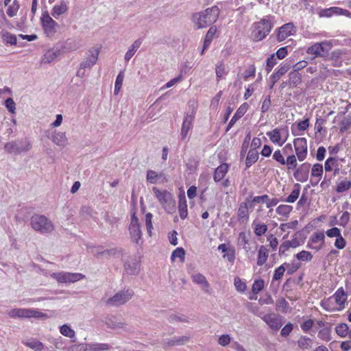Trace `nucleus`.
Returning a JSON list of instances; mask_svg holds the SVG:
<instances>
[{"instance_id": "obj_44", "label": "nucleus", "mask_w": 351, "mask_h": 351, "mask_svg": "<svg viewBox=\"0 0 351 351\" xmlns=\"http://www.w3.org/2000/svg\"><path fill=\"white\" fill-rule=\"evenodd\" d=\"M258 159V153L256 150L250 149L246 157V165L250 167L255 163Z\"/></svg>"}, {"instance_id": "obj_59", "label": "nucleus", "mask_w": 351, "mask_h": 351, "mask_svg": "<svg viewBox=\"0 0 351 351\" xmlns=\"http://www.w3.org/2000/svg\"><path fill=\"white\" fill-rule=\"evenodd\" d=\"M351 186V181L344 180L341 181L337 186V191L338 193H342L348 191Z\"/></svg>"}, {"instance_id": "obj_27", "label": "nucleus", "mask_w": 351, "mask_h": 351, "mask_svg": "<svg viewBox=\"0 0 351 351\" xmlns=\"http://www.w3.org/2000/svg\"><path fill=\"white\" fill-rule=\"evenodd\" d=\"M82 348L83 351H104L108 350L110 348V346L108 343H85L82 344Z\"/></svg>"}, {"instance_id": "obj_10", "label": "nucleus", "mask_w": 351, "mask_h": 351, "mask_svg": "<svg viewBox=\"0 0 351 351\" xmlns=\"http://www.w3.org/2000/svg\"><path fill=\"white\" fill-rule=\"evenodd\" d=\"M4 148L10 154H20L28 152L32 148V145L28 141H12L7 143Z\"/></svg>"}, {"instance_id": "obj_6", "label": "nucleus", "mask_w": 351, "mask_h": 351, "mask_svg": "<svg viewBox=\"0 0 351 351\" xmlns=\"http://www.w3.org/2000/svg\"><path fill=\"white\" fill-rule=\"evenodd\" d=\"M8 315L12 318H40L47 319V315L38 310L32 308H13L8 312Z\"/></svg>"}, {"instance_id": "obj_49", "label": "nucleus", "mask_w": 351, "mask_h": 351, "mask_svg": "<svg viewBox=\"0 0 351 351\" xmlns=\"http://www.w3.org/2000/svg\"><path fill=\"white\" fill-rule=\"evenodd\" d=\"M265 286V281L263 279H256L252 286V291L254 295L258 294L261 291Z\"/></svg>"}, {"instance_id": "obj_33", "label": "nucleus", "mask_w": 351, "mask_h": 351, "mask_svg": "<svg viewBox=\"0 0 351 351\" xmlns=\"http://www.w3.org/2000/svg\"><path fill=\"white\" fill-rule=\"evenodd\" d=\"M289 65H283L276 73L271 75L269 78V82L271 83L270 88L274 86L275 83L289 71Z\"/></svg>"}, {"instance_id": "obj_45", "label": "nucleus", "mask_w": 351, "mask_h": 351, "mask_svg": "<svg viewBox=\"0 0 351 351\" xmlns=\"http://www.w3.org/2000/svg\"><path fill=\"white\" fill-rule=\"evenodd\" d=\"M215 73L217 80L223 78L228 74V69L225 64L223 62H219L215 66Z\"/></svg>"}, {"instance_id": "obj_25", "label": "nucleus", "mask_w": 351, "mask_h": 351, "mask_svg": "<svg viewBox=\"0 0 351 351\" xmlns=\"http://www.w3.org/2000/svg\"><path fill=\"white\" fill-rule=\"evenodd\" d=\"M295 27L292 23H287L282 25L278 31V40L279 41L285 40L287 37L293 34Z\"/></svg>"}, {"instance_id": "obj_15", "label": "nucleus", "mask_w": 351, "mask_h": 351, "mask_svg": "<svg viewBox=\"0 0 351 351\" xmlns=\"http://www.w3.org/2000/svg\"><path fill=\"white\" fill-rule=\"evenodd\" d=\"M325 242V235L323 232H317L313 234L309 239L307 247L319 251L322 248Z\"/></svg>"}, {"instance_id": "obj_16", "label": "nucleus", "mask_w": 351, "mask_h": 351, "mask_svg": "<svg viewBox=\"0 0 351 351\" xmlns=\"http://www.w3.org/2000/svg\"><path fill=\"white\" fill-rule=\"evenodd\" d=\"M331 44L326 41L316 43L308 48L307 53L317 56H322L328 53V51L331 49Z\"/></svg>"}, {"instance_id": "obj_48", "label": "nucleus", "mask_w": 351, "mask_h": 351, "mask_svg": "<svg viewBox=\"0 0 351 351\" xmlns=\"http://www.w3.org/2000/svg\"><path fill=\"white\" fill-rule=\"evenodd\" d=\"M249 239L248 235L245 232H241L239 234V237L237 239V244L239 246L242 247L245 250H247V245H248Z\"/></svg>"}, {"instance_id": "obj_11", "label": "nucleus", "mask_w": 351, "mask_h": 351, "mask_svg": "<svg viewBox=\"0 0 351 351\" xmlns=\"http://www.w3.org/2000/svg\"><path fill=\"white\" fill-rule=\"evenodd\" d=\"M295 155L299 161H304L308 155V143L306 138H295L293 141Z\"/></svg>"}, {"instance_id": "obj_29", "label": "nucleus", "mask_w": 351, "mask_h": 351, "mask_svg": "<svg viewBox=\"0 0 351 351\" xmlns=\"http://www.w3.org/2000/svg\"><path fill=\"white\" fill-rule=\"evenodd\" d=\"M228 165L226 163H222L220 165L215 171L214 173V180L216 182H219L224 178L225 176L228 171Z\"/></svg>"}, {"instance_id": "obj_28", "label": "nucleus", "mask_w": 351, "mask_h": 351, "mask_svg": "<svg viewBox=\"0 0 351 351\" xmlns=\"http://www.w3.org/2000/svg\"><path fill=\"white\" fill-rule=\"evenodd\" d=\"M124 269L128 274L135 275L138 274L139 270V263L135 258H130L124 263Z\"/></svg>"}, {"instance_id": "obj_63", "label": "nucleus", "mask_w": 351, "mask_h": 351, "mask_svg": "<svg viewBox=\"0 0 351 351\" xmlns=\"http://www.w3.org/2000/svg\"><path fill=\"white\" fill-rule=\"evenodd\" d=\"M273 158L280 165H285V159L280 149H277L273 154Z\"/></svg>"}, {"instance_id": "obj_1", "label": "nucleus", "mask_w": 351, "mask_h": 351, "mask_svg": "<svg viewBox=\"0 0 351 351\" xmlns=\"http://www.w3.org/2000/svg\"><path fill=\"white\" fill-rule=\"evenodd\" d=\"M219 14L217 6H213L206 10L195 13L192 16V22L197 29L205 28L217 21Z\"/></svg>"}, {"instance_id": "obj_20", "label": "nucleus", "mask_w": 351, "mask_h": 351, "mask_svg": "<svg viewBox=\"0 0 351 351\" xmlns=\"http://www.w3.org/2000/svg\"><path fill=\"white\" fill-rule=\"evenodd\" d=\"M147 180L151 184H162L168 181L166 176L162 173H158L153 170L147 171Z\"/></svg>"}, {"instance_id": "obj_5", "label": "nucleus", "mask_w": 351, "mask_h": 351, "mask_svg": "<svg viewBox=\"0 0 351 351\" xmlns=\"http://www.w3.org/2000/svg\"><path fill=\"white\" fill-rule=\"evenodd\" d=\"M267 136L270 141L278 147L282 146L289 137V132L287 127H277L267 132Z\"/></svg>"}, {"instance_id": "obj_52", "label": "nucleus", "mask_w": 351, "mask_h": 351, "mask_svg": "<svg viewBox=\"0 0 351 351\" xmlns=\"http://www.w3.org/2000/svg\"><path fill=\"white\" fill-rule=\"evenodd\" d=\"M124 79V73L123 71H120L118 75L117 76L115 84H114V95H118L123 84Z\"/></svg>"}, {"instance_id": "obj_18", "label": "nucleus", "mask_w": 351, "mask_h": 351, "mask_svg": "<svg viewBox=\"0 0 351 351\" xmlns=\"http://www.w3.org/2000/svg\"><path fill=\"white\" fill-rule=\"evenodd\" d=\"M104 322L109 328L114 330L122 329L123 331H128V325L119 320L116 316L111 315L106 316Z\"/></svg>"}, {"instance_id": "obj_8", "label": "nucleus", "mask_w": 351, "mask_h": 351, "mask_svg": "<svg viewBox=\"0 0 351 351\" xmlns=\"http://www.w3.org/2000/svg\"><path fill=\"white\" fill-rule=\"evenodd\" d=\"M134 295L132 289H123L108 298L106 304L110 306H119L125 304Z\"/></svg>"}, {"instance_id": "obj_57", "label": "nucleus", "mask_w": 351, "mask_h": 351, "mask_svg": "<svg viewBox=\"0 0 351 351\" xmlns=\"http://www.w3.org/2000/svg\"><path fill=\"white\" fill-rule=\"evenodd\" d=\"M298 346L302 349H308L311 347L312 340L306 337H301L298 341Z\"/></svg>"}, {"instance_id": "obj_32", "label": "nucleus", "mask_w": 351, "mask_h": 351, "mask_svg": "<svg viewBox=\"0 0 351 351\" xmlns=\"http://www.w3.org/2000/svg\"><path fill=\"white\" fill-rule=\"evenodd\" d=\"M52 141L60 147H65L67 145V138L65 132H54L51 137Z\"/></svg>"}, {"instance_id": "obj_47", "label": "nucleus", "mask_w": 351, "mask_h": 351, "mask_svg": "<svg viewBox=\"0 0 351 351\" xmlns=\"http://www.w3.org/2000/svg\"><path fill=\"white\" fill-rule=\"evenodd\" d=\"M289 266V264L285 263L281 265L280 266H279L278 267H277L274 271V274L273 276V280H278L281 279L286 271L287 267H288Z\"/></svg>"}, {"instance_id": "obj_64", "label": "nucleus", "mask_w": 351, "mask_h": 351, "mask_svg": "<svg viewBox=\"0 0 351 351\" xmlns=\"http://www.w3.org/2000/svg\"><path fill=\"white\" fill-rule=\"evenodd\" d=\"M276 64V59L275 56L273 54L267 60L266 71L269 73L273 67Z\"/></svg>"}, {"instance_id": "obj_51", "label": "nucleus", "mask_w": 351, "mask_h": 351, "mask_svg": "<svg viewBox=\"0 0 351 351\" xmlns=\"http://www.w3.org/2000/svg\"><path fill=\"white\" fill-rule=\"evenodd\" d=\"M337 334L341 337H346L349 335V328L346 324L342 323L337 325L335 328Z\"/></svg>"}, {"instance_id": "obj_12", "label": "nucleus", "mask_w": 351, "mask_h": 351, "mask_svg": "<svg viewBox=\"0 0 351 351\" xmlns=\"http://www.w3.org/2000/svg\"><path fill=\"white\" fill-rule=\"evenodd\" d=\"M87 56L82 61L80 64V69H90L97 62L99 54V48L94 47L90 49L87 52Z\"/></svg>"}, {"instance_id": "obj_46", "label": "nucleus", "mask_w": 351, "mask_h": 351, "mask_svg": "<svg viewBox=\"0 0 351 351\" xmlns=\"http://www.w3.org/2000/svg\"><path fill=\"white\" fill-rule=\"evenodd\" d=\"M293 210V207L287 204H281L278 206L276 211L277 214L282 217H287Z\"/></svg>"}, {"instance_id": "obj_58", "label": "nucleus", "mask_w": 351, "mask_h": 351, "mask_svg": "<svg viewBox=\"0 0 351 351\" xmlns=\"http://www.w3.org/2000/svg\"><path fill=\"white\" fill-rule=\"evenodd\" d=\"M60 333L67 337L72 338L75 336V331L66 324L62 325L60 328Z\"/></svg>"}, {"instance_id": "obj_39", "label": "nucleus", "mask_w": 351, "mask_h": 351, "mask_svg": "<svg viewBox=\"0 0 351 351\" xmlns=\"http://www.w3.org/2000/svg\"><path fill=\"white\" fill-rule=\"evenodd\" d=\"M252 226L255 234L259 237L263 235L267 230V226L260 221H254Z\"/></svg>"}, {"instance_id": "obj_24", "label": "nucleus", "mask_w": 351, "mask_h": 351, "mask_svg": "<svg viewBox=\"0 0 351 351\" xmlns=\"http://www.w3.org/2000/svg\"><path fill=\"white\" fill-rule=\"evenodd\" d=\"M309 127V119H305L303 121L295 123L292 125L291 131L292 134L295 136H300L304 134V131H306Z\"/></svg>"}, {"instance_id": "obj_53", "label": "nucleus", "mask_w": 351, "mask_h": 351, "mask_svg": "<svg viewBox=\"0 0 351 351\" xmlns=\"http://www.w3.org/2000/svg\"><path fill=\"white\" fill-rule=\"evenodd\" d=\"M234 285L236 290L240 293H243L247 289V285L245 282L239 277L234 278Z\"/></svg>"}, {"instance_id": "obj_19", "label": "nucleus", "mask_w": 351, "mask_h": 351, "mask_svg": "<svg viewBox=\"0 0 351 351\" xmlns=\"http://www.w3.org/2000/svg\"><path fill=\"white\" fill-rule=\"evenodd\" d=\"M348 51L346 49H335L331 53V60L334 66H340L342 62L346 61Z\"/></svg>"}, {"instance_id": "obj_14", "label": "nucleus", "mask_w": 351, "mask_h": 351, "mask_svg": "<svg viewBox=\"0 0 351 351\" xmlns=\"http://www.w3.org/2000/svg\"><path fill=\"white\" fill-rule=\"evenodd\" d=\"M41 21L45 34L49 37L53 36L56 32L58 23L47 14L42 16Z\"/></svg>"}, {"instance_id": "obj_23", "label": "nucleus", "mask_w": 351, "mask_h": 351, "mask_svg": "<svg viewBox=\"0 0 351 351\" xmlns=\"http://www.w3.org/2000/svg\"><path fill=\"white\" fill-rule=\"evenodd\" d=\"M218 250L223 253V257L230 263H233L235 260V250L232 247H230L226 243H221L218 246Z\"/></svg>"}, {"instance_id": "obj_56", "label": "nucleus", "mask_w": 351, "mask_h": 351, "mask_svg": "<svg viewBox=\"0 0 351 351\" xmlns=\"http://www.w3.org/2000/svg\"><path fill=\"white\" fill-rule=\"evenodd\" d=\"M297 259L300 261H311L313 258V255L311 252L302 250L295 255Z\"/></svg>"}, {"instance_id": "obj_43", "label": "nucleus", "mask_w": 351, "mask_h": 351, "mask_svg": "<svg viewBox=\"0 0 351 351\" xmlns=\"http://www.w3.org/2000/svg\"><path fill=\"white\" fill-rule=\"evenodd\" d=\"M300 185L299 184H295L293 186V189L292 190L291 194L286 199V202L289 203L295 202L299 197L300 193Z\"/></svg>"}, {"instance_id": "obj_17", "label": "nucleus", "mask_w": 351, "mask_h": 351, "mask_svg": "<svg viewBox=\"0 0 351 351\" xmlns=\"http://www.w3.org/2000/svg\"><path fill=\"white\" fill-rule=\"evenodd\" d=\"M341 15L351 18V12L350 11L339 7H331L329 8L322 9L319 12V16L322 17H331L332 16Z\"/></svg>"}, {"instance_id": "obj_50", "label": "nucleus", "mask_w": 351, "mask_h": 351, "mask_svg": "<svg viewBox=\"0 0 351 351\" xmlns=\"http://www.w3.org/2000/svg\"><path fill=\"white\" fill-rule=\"evenodd\" d=\"M20 8V4L19 2L17 0H14L12 3L10 5H8V10H7V14L10 17H14L17 14V12L19 11Z\"/></svg>"}, {"instance_id": "obj_30", "label": "nucleus", "mask_w": 351, "mask_h": 351, "mask_svg": "<svg viewBox=\"0 0 351 351\" xmlns=\"http://www.w3.org/2000/svg\"><path fill=\"white\" fill-rule=\"evenodd\" d=\"M68 9V3L65 1H61L59 4L53 6L51 10V15L57 19L59 16L66 13Z\"/></svg>"}, {"instance_id": "obj_7", "label": "nucleus", "mask_w": 351, "mask_h": 351, "mask_svg": "<svg viewBox=\"0 0 351 351\" xmlns=\"http://www.w3.org/2000/svg\"><path fill=\"white\" fill-rule=\"evenodd\" d=\"M271 27L272 25L271 21L266 19L254 23V29L252 34L253 39L256 41H260L263 40L270 32Z\"/></svg>"}, {"instance_id": "obj_22", "label": "nucleus", "mask_w": 351, "mask_h": 351, "mask_svg": "<svg viewBox=\"0 0 351 351\" xmlns=\"http://www.w3.org/2000/svg\"><path fill=\"white\" fill-rule=\"evenodd\" d=\"M310 165L308 163H303L301 167L298 169L293 173L295 178L300 182H305L308 179V169Z\"/></svg>"}, {"instance_id": "obj_13", "label": "nucleus", "mask_w": 351, "mask_h": 351, "mask_svg": "<svg viewBox=\"0 0 351 351\" xmlns=\"http://www.w3.org/2000/svg\"><path fill=\"white\" fill-rule=\"evenodd\" d=\"M129 232L132 240L138 244L142 237V232L140 223L136 215L134 213L131 217V222L129 226Z\"/></svg>"}, {"instance_id": "obj_37", "label": "nucleus", "mask_w": 351, "mask_h": 351, "mask_svg": "<svg viewBox=\"0 0 351 351\" xmlns=\"http://www.w3.org/2000/svg\"><path fill=\"white\" fill-rule=\"evenodd\" d=\"M268 258V250L267 249L262 245L260 247L258 253L257 265L262 266L264 265Z\"/></svg>"}, {"instance_id": "obj_26", "label": "nucleus", "mask_w": 351, "mask_h": 351, "mask_svg": "<svg viewBox=\"0 0 351 351\" xmlns=\"http://www.w3.org/2000/svg\"><path fill=\"white\" fill-rule=\"evenodd\" d=\"M192 280L194 283L199 285L202 288V289L204 292H209L210 290V284L208 282L206 277L199 273H196L192 275L191 276Z\"/></svg>"}, {"instance_id": "obj_60", "label": "nucleus", "mask_w": 351, "mask_h": 351, "mask_svg": "<svg viewBox=\"0 0 351 351\" xmlns=\"http://www.w3.org/2000/svg\"><path fill=\"white\" fill-rule=\"evenodd\" d=\"M238 215L241 219H247L248 218V208L246 203H243L240 205Z\"/></svg>"}, {"instance_id": "obj_54", "label": "nucleus", "mask_w": 351, "mask_h": 351, "mask_svg": "<svg viewBox=\"0 0 351 351\" xmlns=\"http://www.w3.org/2000/svg\"><path fill=\"white\" fill-rule=\"evenodd\" d=\"M297 156L294 154H291L287 156V159H285V165H287V168L289 169H295L298 166L297 162Z\"/></svg>"}, {"instance_id": "obj_36", "label": "nucleus", "mask_w": 351, "mask_h": 351, "mask_svg": "<svg viewBox=\"0 0 351 351\" xmlns=\"http://www.w3.org/2000/svg\"><path fill=\"white\" fill-rule=\"evenodd\" d=\"M323 174V166L321 164L317 163L313 165L311 168V177L316 179V182H318Z\"/></svg>"}, {"instance_id": "obj_35", "label": "nucleus", "mask_w": 351, "mask_h": 351, "mask_svg": "<svg viewBox=\"0 0 351 351\" xmlns=\"http://www.w3.org/2000/svg\"><path fill=\"white\" fill-rule=\"evenodd\" d=\"M179 212L180 216L182 219L187 217V205L184 193L179 195Z\"/></svg>"}, {"instance_id": "obj_2", "label": "nucleus", "mask_w": 351, "mask_h": 351, "mask_svg": "<svg viewBox=\"0 0 351 351\" xmlns=\"http://www.w3.org/2000/svg\"><path fill=\"white\" fill-rule=\"evenodd\" d=\"M346 299L343 289H339L332 296L322 300L321 306L329 312L339 311L344 308Z\"/></svg>"}, {"instance_id": "obj_34", "label": "nucleus", "mask_w": 351, "mask_h": 351, "mask_svg": "<svg viewBox=\"0 0 351 351\" xmlns=\"http://www.w3.org/2000/svg\"><path fill=\"white\" fill-rule=\"evenodd\" d=\"M141 43V39H137L132 43V45L130 46V47L128 49V50L125 54L124 59L125 62H128L132 58V57L134 55L137 49L140 47Z\"/></svg>"}, {"instance_id": "obj_4", "label": "nucleus", "mask_w": 351, "mask_h": 351, "mask_svg": "<svg viewBox=\"0 0 351 351\" xmlns=\"http://www.w3.org/2000/svg\"><path fill=\"white\" fill-rule=\"evenodd\" d=\"M152 190L165 211L173 214L176 212V202L173 195L166 190L160 191L156 187H153Z\"/></svg>"}, {"instance_id": "obj_41", "label": "nucleus", "mask_w": 351, "mask_h": 351, "mask_svg": "<svg viewBox=\"0 0 351 351\" xmlns=\"http://www.w3.org/2000/svg\"><path fill=\"white\" fill-rule=\"evenodd\" d=\"M249 108V105L247 103H243L241 105V106L238 108L231 120H232L234 123H236L239 119H240L247 111Z\"/></svg>"}, {"instance_id": "obj_55", "label": "nucleus", "mask_w": 351, "mask_h": 351, "mask_svg": "<svg viewBox=\"0 0 351 351\" xmlns=\"http://www.w3.org/2000/svg\"><path fill=\"white\" fill-rule=\"evenodd\" d=\"M152 218H153V215L152 213H148L145 215V222L147 234L149 237H152V230H153Z\"/></svg>"}, {"instance_id": "obj_42", "label": "nucleus", "mask_w": 351, "mask_h": 351, "mask_svg": "<svg viewBox=\"0 0 351 351\" xmlns=\"http://www.w3.org/2000/svg\"><path fill=\"white\" fill-rule=\"evenodd\" d=\"M23 343L26 346L35 351H41L44 348V345L42 342L34 339H29Z\"/></svg>"}, {"instance_id": "obj_9", "label": "nucleus", "mask_w": 351, "mask_h": 351, "mask_svg": "<svg viewBox=\"0 0 351 351\" xmlns=\"http://www.w3.org/2000/svg\"><path fill=\"white\" fill-rule=\"evenodd\" d=\"M50 276L58 283H73L84 278V275L82 274L66 271L52 273Z\"/></svg>"}, {"instance_id": "obj_62", "label": "nucleus", "mask_w": 351, "mask_h": 351, "mask_svg": "<svg viewBox=\"0 0 351 351\" xmlns=\"http://www.w3.org/2000/svg\"><path fill=\"white\" fill-rule=\"evenodd\" d=\"M298 224V221L297 220H294V221H291V222H288V223H282L280 226V229L282 232H286L287 230H288L289 229L294 230V229L296 228Z\"/></svg>"}, {"instance_id": "obj_3", "label": "nucleus", "mask_w": 351, "mask_h": 351, "mask_svg": "<svg viewBox=\"0 0 351 351\" xmlns=\"http://www.w3.org/2000/svg\"><path fill=\"white\" fill-rule=\"evenodd\" d=\"M31 227L42 234L50 233L54 230L52 221L43 215H34L30 219Z\"/></svg>"}, {"instance_id": "obj_21", "label": "nucleus", "mask_w": 351, "mask_h": 351, "mask_svg": "<svg viewBox=\"0 0 351 351\" xmlns=\"http://www.w3.org/2000/svg\"><path fill=\"white\" fill-rule=\"evenodd\" d=\"M263 321L274 330H278L282 326V323L277 315L275 314H267L263 317Z\"/></svg>"}, {"instance_id": "obj_61", "label": "nucleus", "mask_w": 351, "mask_h": 351, "mask_svg": "<svg viewBox=\"0 0 351 351\" xmlns=\"http://www.w3.org/2000/svg\"><path fill=\"white\" fill-rule=\"evenodd\" d=\"M2 38L4 41L10 45H15L16 43V36L10 32H3L2 34Z\"/></svg>"}, {"instance_id": "obj_38", "label": "nucleus", "mask_w": 351, "mask_h": 351, "mask_svg": "<svg viewBox=\"0 0 351 351\" xmlns=\"http://www.w3.org/2000/svg\"><path fill=\"white\" fill-rule=\"evenodd\" d=\"M216 32H217V27L215 26H212L209 28V29L205 36L204 48L202 49V53H203L204 51L210 45Z\"/></svg>"}, {"instance_id": "obj_40", "label": "nucleus", "mask_w": 351, "mask_h": 351, "mask_svg": "<svg viewBox=\"0 0 351 351\" xmlns=\"http://www.w3.org/2000/svg\"><path fill=\"white\" fill-rule=\"evenodd\" d=\"M335 168V173L339 171V165L337 161L335 158H328L324 163V169L326 171H331Z\"/></svg>"}, {"instance_id": "obj_31", "label": "nucleus", "mask_w": 351, "mask_h": 351, "mask_svg": "<svg viewBox=\"0 0 351 351\" xmlns=\"http://www.w3.org/2000/svg\"><path fill=\"white\" fill-rule=\"evenodd\" d=\"M193 120V116L192 113L185 116L181 129V136L182 138H185L188 136Z\"/></svg>"}]
</instances>
